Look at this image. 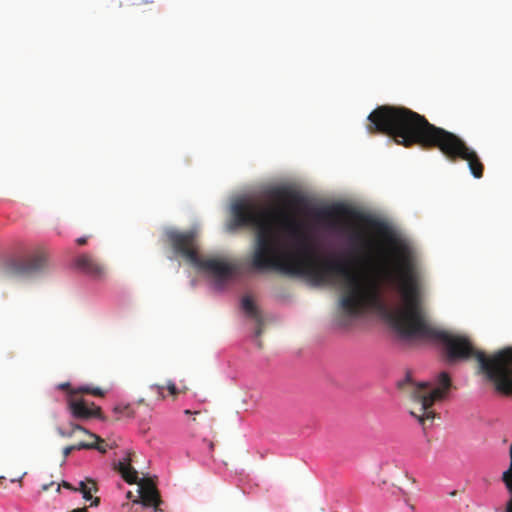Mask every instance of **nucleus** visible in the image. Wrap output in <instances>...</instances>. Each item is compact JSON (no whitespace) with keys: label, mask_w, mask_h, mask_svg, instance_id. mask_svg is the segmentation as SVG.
<instances>
[{"label":"nucleus","mask_w":512,"mask_h":512,"mask_svg":"<svg viewBox=\"0 0 512 512\" xmlns=\"http://www.w3.org/2000/svg\"><path fill=\"white\" fill-rule=\"evenodd\" d=\"M92 443L95 444V447L93 449L98 450L100 453H106L107 449H106V446L104 445L103 439H102V441H97L96 439H94V441Z\"/></svg>","instance_id":"obj_19"},{"label":"nucleus","mask_w":512,"mask_h":512,"mask_svg":"<svg viewBox=\"0 0 512 512\" xmlns=\"http://www.w3.org/2000/svg\"><path fill=\"white\" fill-rule=\"evenodd\" d=\"M57 433H58L61 437H64V438H66V436H68V434H66V433H67V429L58 428V429H57Z\"/></svg>","instance_id":"obj_25"},{"label":"nucleus","mask_w":512,"mask_h":512,"mask_svg":"<svg viewBox=\"0 0 512 512\" xmlns=\"http://www.w3.org/2000/svg\"><path fill=\"white\" fill-rule=\"evenodd\" d=\"M73 394H90L93 396L103 397L104 392L100 388H92L90 386H80L74 391Z\"/></svg>","instance_id":"obj_16"},{"label":"nucleus","mask_w":512,"mask_h":512,"mask_svg":"<svg viewBox=\"0 0 512 512\" xmlns=\"http://www.w3.org/2000/svg\"><path fill=\"white\" fill-rule=\"evenodd\" d=\"M151 389L156 391V393H157V395H158V398H159V399H161V400L165 399V394H164V392H163V390H164V386H161V385H152V386H151Z\"/></svg>","instance_id":"obj_20"},{"label":"nucleus","mask_w":512,"mask_h":512,"mask_svg":"<svg viewBox=\"0 0 512 512\" xmlns=\"http://www.w3.org/2000/svg\"><path fill=\"white\" fill-rule=\"evenodd\" d=\"M208 446H209V449H210V450H213V448H214V444H213V442L209 441V442H208Z\"/></svg>","instance_id":"obj_29"},{"label":"nucleus","mask_w":512,"mask_h":512,"mask_svg":"<svg viewBox=\"0 0 512 512\" xmlns=\"http://www.w3.org/2000/svg\"><path fill=\"white\" fill-rule=\"evenodd\" d=\"M56 491L60 492V485H57Z\"/></svg>","instance_id":"obj_31"},{"label":"nucleus","mask_w":512,"mask_h":512,"mask_svg":"<svg viewBox=\"0 0 512 512\" xmlns=\"http://www.w3.org/2000/svg\"><path fill=\"white\" fill-rule=\"evenodd\" d=\"M369 133L388 135L404 147L419 145L426 149L437 148L450 161L464 160L471 174L483 177L484 165L475 150L468 147L456 134L431 124L423 115L403 106L383 105L368 116Z\"/></svg>","instance_id":"obj_2"},{"label":"nucleus","mask_w":512,"mask_h":512,"mask_svg":"<svg viewBox=\"0 0 512 512\" xmlns=\"http://www.w3.org/2000/svg\"><path fill=\"white\" fill-rule=\"evenodd\" d=\"M46 258L43 254H35L27 258L10 259L0 266L3 277H24L41 271Z\"/></svg>","instance_id":"obj_7"},{"label":"nucleus","mask_w":512,"mask_h":512,"mask_svg":"<svg viewBox=\"0 0 512 512\" xmlns=\"http://www.w3.org/2000/svg\"><path fill=\"white\" fill-rule=\"evenodd\" d=\"M74 451V447L72 445L70 446H66L64 449H63V457H64V461L66 460V458Z\"/></svg>","instance_id":"obj_22"},{"label":"nucleus","mask_w":512,"mask_h":512,"mask_svg":"<svg viewBox=\"0 0 512 512\" xmlns=\"http://www.w3.org/2000/svg\"><path fill=\"white\" fill-rule=\"evenodd\" d=\"M100 503V499L98 497L94 498L91 505L93 506H98Z\"/></svg>","instance_id":"obj_28"},{"label":"nucleus","mask_w":512,"mask_h":512,"mask_svg":"<svg viewBox=\"0 0 512 512\" xmlns=\"http://www.w3.org/2000/svg\"><path fill=\"white\" fill-rule=\"evenodd\" d=\"M59 388L62 389V390H69V393L71 394V391H73L72 389H70V384L69 383H62L59 385Z\"/></svg>","instance_id":"obj_24"},{"label":"nucleus","mask_w":512,"mask_h":512,"mask_svg":"<svg viewBox=\"0 0 512 512\" xmlns=\"http://www.w3.org/2000/svg\"><path fill=\"white\" fill-rule=\"evenodd\" d=\"M74 265L76 269L95 279H99L105 274L104 265L91 254H80L75 258Z\"/></svg>","instance_id":"obj_9"},{"label":"nucleus","mask_w":512,"mask_h":512,"mask_svg":"<svg viewBox=\"0 0 512 512\" xmlns=\"http://www.w3.org/2000/svg\"><path fill=\"white\" fill-rule=\"evenodd\" d=\"M63 486L66 487V488H69L71 489V485L67 482H63Z\"/></svg>","instance_id":"obj_30"},{"label":"nucleus","mask_w":512,"mask_h":512,"mask_svg":"<svg viewBox=\"0 0 512 512\" xmlns=\"http://www.w3.org/2000/svg\"><path fill=\"white\" fill-rule=\"evenodd\" d=\"M256 230L251 267L260 272L277 271L301 276L316 285L340 284L339 308L348 317H357L382 304L379 281L355 272L351 262L340 258L319 260L303 224L282 207L239 200L231 207L229 229Z\"/></svg>","instance_id":"obj_1"},{"label":"nucleus","mask_w":512,"mask_h":512,"mask_svg":"<svg viewBox=\"0 0 512 512\" xmlns=\"http://www.w3.org/2000/svg\"><path fill=\"white\" fill-rule=\"evenodd\" d=\"M271 196L279 201L288 204H300L303 201L302 196L293 190L284 187H277L271 190Z\"/></svg>","instance_id":"obj_10"},{"label":"nucleus","mask_w":512,"mask_h":512,"mask_svg":"<svg viewBox=\"0 0 512 512\" xmlns=\"http://www.w3.org/2000/svg\"><path fill=\"white\" fill-rule=\"evenodd\" d=\"M85 500L92 499V493L97 491L96 482L92 479H86L85 481H81L79 483V489Z\"/></svg>","instance_id":"obj_11"},{"label":"nucleus","mask_w":512,"mask_h":512,"mask_svg":"<svg viewBox=\"0 0 512 512\" xmlns=\"http://www.w3.org/2000/svg\"><path fill=\"white\" fill-rule=\"evenodd\" d=\"M436 387L429 382L415 383L408 375L404 381L398 383V387L405 392L415 407L411 408L410 414L415 417L420 424L432 421L436 413L431 410L433 404L442 400L449 391L452 383L449 374L445 371L441 372L436 379Z\"/></svg>","instance_id":"obj_5"},{"label":"nucleus","mask_w":512,"mask_h":512,"mask_svg":"<svg viewBox=\"0 0 512 512\" xmlns=\"http://www.w3.org/2000/svg\"><path fill=\"white\" fill-rule=\"evenodd\" d=\"M75 450H84V449H92L95 447V444L92 442L80 441L77 444L72 445Z\"/></svg>","instance_id":"obj_17"},{"label":"nucleus","mask_w":512,"mask_h":512,"mask_svg":"<svg viewBox=\"0 0 512 512\" xmlns=\"http://www.w3.org/2000/svg\"><path fill=\"white\" fill-rule=\"evenodd\" d=\"M77 394L71 392V396L67 399L68 410L72 417L76 420H89L97 418L105 420L101 407L95 405L93 402L88 403L85 399L77 397Z\"/></svg>","instance_id":"obj_8"},{"label":"nucleus","mask_w":512,"mask_h":512,"mask_svg":"<svg viewBox=\"0 0 512 512\" xmlns=\"http://www.w3.org/2000/svg\"><path fill=\"white\" fill-rule=\"evenodd\" d=\"M446 361L450 364L476 360L478 372L492 382L495 389L503 394H512V347L504 348L487 356L473 343H441ZM509 467L502 473L501 480L508 493L505 512H512V444L509 450Z\"/></svg>","instance_id":"obj_3"},{"label":"nucleus","mask_w":512,"mask_h":512,"mask_svg":"<svg viewBox=\"0 0 512 512\" xmlns=\"http://www.w3.org/2000/svg\"><path fill=\"white\" fill-rule=\"evenodd\" d=\"M68 426H69V428L67 429V433H66V434H68V436H66V438H72L77 431H80V432L88 435L92 439H96L97 441H102V438H100L98 435L91 433L89 430H87L86 428H84L83 426H81L77 423L69 422Z\"/></svg>","instance_id":"obj_13"},{"label":"nucleus","mask_w":512,"mask_h":512,"mask_svg":"<svg viewBox=\"0 0 512 512\" xmlns=\"http://www.w3.org/2000/svg\"><path fill=\"white\" fill-rule=\"evenodd\" d=\"M131 459L129 456L119 461L115 468L121 474L122 478L129 484H138L139 486V499L133 501L132 505L137 508L153 507L154 512L159 510L161 499L159 492L150 479L138 478V472L131 466Z\"/></svg>","instance_id":"obj_6"},{"label":"nucleus","mask_w":512,"mask_h":512,"mask_svg":"<svg viewBox=\"0 0 512 512\" xmlns=\"http://www.w3.org/2000/svg\"><path fill=\"white\" fill-rule=\"evenodd\" d=\"M54 482H51L50 484H44L42 485V491H47L50 486H53Z\"/></svg>","instance_id":"obj_26"},{"label":"nucleus","mask_w":512,"mask_h":512,"mask_svg":"<svg viewBox=\"0 0 512 512\" xmlns=\"http://www.w3.org/2000/svg\"><path fill=\"white\" fill-rule=\"evenodd\" d=\"M199 413H200L199 411H194V412H192V411H191V410H189V409H186V410L184 411V414H186V415L199 414Z\"/></svg>","instance_id":"obj_27"},{"label":"nucleus","mask_w":512,"mask_h":512,"mask_svg":"<svg viewBox=\"0 0 512 512\" xmlns=\"http://www.w3.org/2000/svg\"><path fill=\"white\" fill-rule=\"evenodd\" d=\"M166 387H167L168 392H169L172 396L176 397V396L179 394V390H178V388L176 387V385H175V383H174V382H172V381H168V383H167V386H166Z\"/></svg>","instance_id":"obj_18"},{"label":"nucleus","mask_w":512,"mask_h":512,"mask_svg":"<svg viewBox=\"0 0 512 512\" xmlns=\"http://www.w3.org/2000/svg\"><path fill=\"white\" fill-rule=\"evenodd\" d=\"M113 412L118 415L117 420H119L121 417H134V411L130 405H117L114 407Z\"/></svg>","instance_id":"obj_15"},{"label":"nucleus","mask_w":512,"mask_h":512,"mask_svg":"<svg viewBox=\"0 0 512 512\" xmlns=\"http://www.w3.org/2000/svg\"><path fill=\"white\" fill-rule=\"evenodd\" d=\"M347 210L342 205H336L333 207L324 208L319 212V217L323 219H332L337 215L346 214Z\"/></svg>","instance_id":"obj_12"},{"label":"nucleus","mask_w":512,"mask_h":512,"mask_svg":"<svg viewBox=\"0 0 512 512\" xmlns=\"http://www.w3.org/2000/svg\"><path fill=\"white\" fill-rule=\"evenodd\" d=\"M127 497H128V498L132 497V493H131V492H128Z\"/></svg>","instance_id":"obj_32"},{"label":"nucleus","mask_w":512,"mask_h":512,"mask_svg":"<svg viewBox=\"0 0 512 512\" xmlns=\"http://www.w3.org/2000/svg\"><path fill=\"white\" fill-rule=\"evenodd\" d=\"M165 241L170 245L173 252L180 255L188 263L197 269L209 274L217 283L230 279L236 272L237 267L220 258H203L199 254V244L195 231H177L169 229L165 231Z\"/></svg>","instance_id":"obj_4"},{"label":"nucleus","mask_w":512,"mask_h":512,"mask_svg":"<svg viewBox=\"0 0 512 512\" xmlns=\"http://www.w3.org/2000/svg\"><path fill=\"white\" fill-rule=\"evenodd\" d=\"M4 477H1L0 479H3Z\"/></svg>","instance_id":"obj_33"},{"label":"nucleus","mask_w":512,"mask_h":512,"mask_svg":"<svg viewBox=\"0 0 512 512\" xmlns=\"http://www.w3.org/2000/svg\"><path fill=\"white\" fill-rule=\"evenodd\" d=\"M256 321H257V328L255 331V334L257 337H259L263 331V323H262L261 317H258V319H256Z\"/></svg>","instance_id":"obj_21"},{"label":"nucleus","mask_w":512,"mask_h":512,"mask_svg":"<svg viewBox=\"0 0 512 512\" xmlns=\"http://www.w3.org/2000/svg\"><path fill=\"white\" fill-rule=\"evenodd\" d=\"M87 237H79L76 239L78 245H85L87 243Z\"/></svg>","instance_id":"obj_23"},{"label":"nucleus","mask_w":512,"mask_h":512,"mask_svg":"<svg viewBox=\"0 0 512 512\" xmlns=\"http://www.w3.org/2000/svg\"><path fill=\"white\" fill-rule=\"evenodd\" d=\"M241 307L248 316L254 319H258V317H260L256 305L249 296L242 298Z\"/></svg>","instance_id":"obj_14"}]
</instances>
